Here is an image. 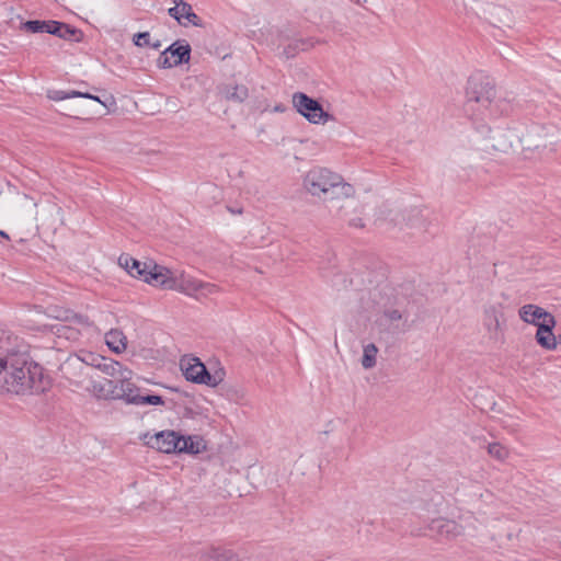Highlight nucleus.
Returning a JSON list of instances; mask_svg holds the SVG:
<instances>
[{
  "label": "nucleus",
  "instance_id": "3",
  "mask_svg": "<svg viewBox=\"0 0 561 561\" xmlns=\"http://www.w3.org/2000/svg\"><path fill=\"white\" fill-rule=\"evenodd\" d=\"M495 85L493 80L483 75L476 73L468 79L466 96L467 110L474 111V105L481 111L483 116H499L508 112V104L501 100H495Z\"/></svg>",
  "mask_w": 561,
  "mask_h": 561
},
{
  "label": "nucleus",
  "instance_id": "34",
  "mask_svg": "<svg viewBox=\"0 0 561 561\" xmlns=\"http://www.w3.org/2000/svg\"><path fill=\"white\" fill-rule=\"evenodd\" d=\"M366 221H368L367 218L355 217V218L350 219L348 225H350V227L362 229V228L366 227Z\"/></svg>",
  "mask_w": 561,
  "mask_h": 561
},
{
  "label": "nucleus",
  "instance_id": "29",
  "mask_svg": "<svg viewBox=\"0 0 561 561\" xmlns=\"http://www.w3.org/2000/svg\"><path fill=\"white\" fill-rule=\"evenodd\" d=\"M47 21L28 20L22 24L23 28L31 33H46Z\"/></svg>",
  "mask_w": 561,
  "mask_h": 561
},
{
  "label": "nucleus",
  "instance_id": "2",
  "mask_svg": "<svg viewBox=\"0 0 561 561\" xmlns=\"http://www.w3.org/2000/svg\"><path fill=\"white\" fill-rule=\"evenodd\" d=\"M305 188L324 202L342 201L355 194L352 184L344 181L342 175L327 168H313L304 179Z\"/></svg>",
  "mask_w": 561,
  "mask_h": 561
},
{
  "label": "nucleus",
  "instance_id": "13",
  "mask_svg": "<svg viewBox=\"0 0 561 561\" xmlns=\"http://www.w3.org/2000/svg\"><path fill=\"white\" fill-rule=\"evenodd\" d=\"M556 325L557 320L554 317H551L546 321H541V323L537 325L535 340L540 347L547 351H553L557 348V336L553 333Z\"/></svg>",
  "mask_w": 561,
  "mask_h": 561
},
{
  "label": "nucleus",
  "instance_id": "39",
  "mask_svg": "<svg viewBox=\"0 0 561 561\" xmlns=\"http://www.w3.org/2000/svg\"><path fill=\"white\" fill-rule=\"evenodd\" d=\"M73 319L77 323H80V324H83V325H89V318L87 316H83V314H75L73 316Z\"/></svg>",
  "mask_w": 561,
  "mask_h": 561
},
{
  "label": "nucleus",
  "instance_id": "14",
  "mask_svg": "<svg viewBox=\"0 0 561 561\" xmlns=\"http://www.w3.org/2000/svg\"><path fill=\"white\" fill-rule=\"evenodd\" d=\"M518 314L524 322L535 327L539 325L541 321H546L547 319L553 317V314H551L542 307L533 304H527L520 307Z\"/></svg>",
  "mask_w": 561,
  "mask_h": 561
},
{
  "label": "nucleus",
  "instance_id": "35",
  "mask_svg": "<svg viewBox=\"0 0 561 561\" xmlns=\"http://www.w3.org/2000/svg\"><path fill=\"white\" fill-rule=\"evenodd\" d=\"M211 376L215 377V383H210L207 386L215 388L224 380L225 371L222 368H220V369L216 370L214 374H211Z\"/></svg>",
  "mask_w": 561,
  "mask_h": 561
},
{
  "label": "nucleus",
  "instance_id": "32",
  "mask_svg": "<svg viewBox=\"0 0 561 561\" xmlns=\"http://www.w3.org/2000/svg\"><path fill=\"white\" fill-rule=\"evenodd\" d=\"M47 27L45 28L46 33L55 35L60 38L61 30H62V22L59 21H47L46 23Z\"/></svg>",
  "mask_w": 561,
  "mask_h": 561
},
{
  "label": "nucleus",
  "instance_id": "19",
  "mask_svg": "<svg viewBox=\"0 0 561 561\" xmlns=\"http://www.w3.org/2000/svg\"><path fill=\"white\" fill-rule=\"evenodd\" d=\"M92 366L100 369L102 373L117 379V381H119L122 373H127L129 370L119 362L107 359L105 357L94 358Z\"/></svg>",
  "mask_w": 561,
  "mask_h": 561
},
{
  "label": "nucleus",
  "instance_id": "36",
  "mask_svg": "<svg viewBox=\"0 0 561 561\" xmlns=\"http://www.w3.org/2000/svg\"><path fill=\"white\" fill-rule=\"evenodd\" d=\"M81 94L83 95H87V96H82L83 99H89V100H93L95 102H99L100 104H102L104 107H106V102L102 101L98 95H94L92 93H89V92H83L81 91Z\"/></svg>",
  "mask_w": 561,
  "mask_h": 561
},
{
  "label": "nucleus",
  "instance_id": "12",
  "mask_svg": "<svg viewBox=\"0 0 561 561\" xmlns=\"http://www.w3.org/2000/svg\"><path fill=\"white\" fill-rule=\"evenodd\" d=\"M174 7L168 10L171 18L178 21L179 24L186 26L192 24L194 26H202L201 18L193 11L190 3L184 0H172Z\"/></svg>",
  "mask_w": 561,
  "mask_h": 561
},
{
  "label": "nucleus",
  "instance_id": "5",
  "mask_svg": "<svg viewBox=\"0 0 561 561\" xmlns=\"http://www.w3.org/2000/svg\"><path fill=\"white\" fill-rule=\"evenodd\" d=\"M381 215L374 220V225L385 227L387 230L403 229L404 226L410 229H420L424 224L421 213H381Z\"/></svg>",
  "mask_w": 561,
  "mask_h": 561
},
{
  "label": "nucleus",
  "instance_id": "8",
  "mask_svg": "<svg viewBox=\"0 0 561 561\" xmlns=\"http://www.w3.org/2000/svg\"><path fill=\"white\" fill-rule=\"evenodd\" d=\"M145 445L164 454H178L180 449L181 433L173 430L160 431L153 435L149 433L140 437Z\"/></svg>",
  "mask_w": 561,
  "mask_h": 561
},
{
  "label": "nucleus",
  "instance_id": "37",
  "mask_svg": "<svg viewBox=\"0 0 561 561\" xmlns=\"http://www.w3.org/2000/svg\"><path fill=\"white\" fill-rule=\"evenodd\" d=\"M81 94L83 95H87V96H82L83 99H89V100H93L95 102H99L100 104H102L104 107H106V102L102 101L98 95H94L92 93H89V92H83L81 91Z\"/></svg>",
  "mask_w": 561,
  "mask_h": 561
},
{
  "label": "nucleus",
  "instance_id": "44",
  "mask_svg": "<svg viewBox=\"0 0 561 561\" xmlns=\"http://www.w3.org/2000/svg\"><path fill=\"white\" fill-rule=\"evenodd\" d=\"M227 210L232 211V210H234V209H233V208H231V207H228V208H227ZM238 210H242V209H241V208H239Z\"/></svg>",
  "mask_w": 561,
  "mask_h": 561
},
{
  "label": "nucleus",
  "instance_id": "9",
  "mask_svg": "<svg viewBox=\"0 0 561 561\" xmlns=\"http://www.w3.org/2000/svg\"><path fill=\"white\" fill-rule=\"evenodd\" d=\"M191 46L183 42H174L165 48L158 58V66L161 68H172L186 64L191 58Z\"/></svg>",
  "mask_w": 561,
  "mask_h": 561
},
{
  "label": "nucleus",
  "instance_id": "42",
  "mask_svg": "<svg viewBox=\"0 0 561 561\" xmlns=\"http://www.w3.org/2000/svg\"><path fill=\"white\" fill-rule=\"evenodd\" d=\"M0 237L5 239V240H10L9 234L4 230H0Z\"/></svg>",
  "mask_w": 561,
  "mask_h": 561
},
{
  "label": "nucleus",
  "instance_id": "15",
  "mask_svg": "<svg viewBox=\"0 0 561 561\" xmlns=\"http://www.w3.org/2000/svg\"><path fill=\"white\" fill-rule=\"evenodd\" d=\"M198 561H241V559L231 549L209 547L201 552Z\"/></svg>",
  "mask_w": 561,
  "mask_h": 561
},
{
  "label": "nucleus",
  "instance_id": "28",
  "mask_svg": "<svg viewBox=\"0 0 561 561\" xmlns=\"http://www.w3.org/2000/svg\"><path fill=\"white\" fill-rule=\"evenodd\" d=\"M382 316L390 322L400 321L404 319V322H407V317L403 312H401L398 309H386L382 313ZM410 329V325L403 323V328L401 329L402 332H405Z\"/></svg>",
  "mask_w": 561,
  "mask_h": 561
},
{
  "label": "nucleus",
  "instance_id": "17",
  "mask_svg": "<svg viewBox=\"0 0 561 561\" xmlns=\"http://www.w3.org/2000/svg\"><path fill=\"white\" fill-rule=\"evenodd\" d=\"M178 454L198 455L206 450V442L199 435L181 434Z\"/></svg>",
  "mask_w": 561,
  "mask_h": 561
},
{
  "label": "nucleus",
  "instance_id": "30",
  "mask_svg": "<svg viewBox=\"0 0 561 561\" xmlns=\"http://www.w3.org/2000/svg\"><path fill=\"white\" fill-rule=\"evenodd\" d=\"M309 47V43L307 41H298L295 44H289L287 47L284 48V54L287 58L294 57L297 51L305 50Z\"/></svg>",
  "mask_w": 561,
  "mask_h": 561
},
{
  "label": "nucleus",
  "instance_id": "25",
  "mask_svg": "<svg viewBox=\"0 0 561 561\" xmlns=\"http://www.w3.org/2000/svg\"><path fill=\"white\" fill-rule=\"evenodd\" d=\"M77 96H84L81 94V91L79 90H48L47 91V98L53 101H62L67 99H72Z\"/></svg>",
  "mask_w": 561,
  "mask_h": 561
},
{
  "label": "nucleus",
  "instance_id": "21",
  "mask_svg": "<svg viewBox=\"0 0 561 561\" xmlns=\"http://www.w3.org/2000/svg\"><path fill=\"white\" fill-rule=\"evenodd\" d=\"M126 263H130L129 275L139 279L145 278V273L148 270L149 262H140L130 255L124 256Z\"/></svg>",
  "mask_w": 561,
  "mask_h": 561
},
{
  "label": "nucleus",
  "instance_id": "41",
  "mask_svg": "<svg viewBox=\"0 0 561 561\" xmlns=\"http://www.w3.org/2000/svg\"><path fill=\"white\" fill-rule=\"evenodd\" d=\"M149 46H151L153 49H159L161 46V43H160V41H157L154 43H150Z\"/></svg>",
  "mask_w": 561,
  "mask_h": 561
},
{
  "label": "nucleus",
  "instance_id": "24",
  "mask_svg": "<svg viewBox=\"0 0 561 561\" xmlns=\"http://www.w3.org/2000/svg\"><path fill=\"white\" fill-rule=\"evenodd\" d=\"M134 400V405H163L164 399L162 396L153 394V393H146L142 394V397H134L131 398Z\"/></svg>",
  "mask_w": 561,
  "mask_h": 561
},
{
  "label": "nucleus",
  "instance_id": "10",
  "mask_svg": "<svg viewBox=\"0 0 561 561\" xmlns=\"http://www.w3.org/2000/svg\"><path fill=\"white\" fill-rule=\"evenodd\" d=\"M431 536L438 540H453L463 534V526L453 519L432 518L427 524Z\"/></svg>",
  "mask_w": 561,
  "mask_h": 561
},
{
  "label": "nucleus",
  "instance_id": "11",
  "mask_svg": "<svg viewBox=\"0 0 561 561\" xmlns=\"http://www.w3.org/2000/svg\"><path fill=\"white\" fill-rule=\"evenodd\" d=\"M145 275L144 282L152 286H160L163 289H170V287H172L171 283L174 284L172 271L153 261H149L148 270Z\"/></svg>",
  "mask_w": 561,
  "mask_h": 561
},
{
  "label": "nucleus",
  "instance_id": "31",
  "mask_svg": "<svg viewBox=\"0 0 561 561\" xmlns=\"http://www.w3.org/2000/svg\"><path fill=\"white\" fill-rule=\"evenodd\" d=\"M133 43L137 47H145L150 45V33L139 32L133 36Z\"/></svg>",
  "mask_w": 561,
  "mask_h": 561
},
{
  "label": "nucleus",
  "instance_id": "16",
  "mask_svg": "<svg viewBox=\"0 0 561 561\" xmlns=\"http://www.w3.org/2000/svg\"><path fill=\"white\" fill-rule=\"evenodd\" d=\"M93 390L99 398L105 400H119L121 383L117 379L104 378L103 381L93 382Z\"/></svg>",
  "mask_w": 561,
  "mask_h": 561
},
{
  "label": "nucleus",
  "instance_id": "27",
  "mask_svg": "<svg viewBox=\"0 0 561 561\" xmlns=\"http://www.w3.org/2000/svg\"><path fill=\"white\" fill-rule=\"evenodd\" d=\"M488 453L491 457L497 460H504L508 456V450L506 447L501 445L500 443H491L488 446Z\"/></svg>",
  "mask_w": 561,
  "mask_h": 561
},
{
  "label": "nucleus",
  "instance_id": "26",
  "mask_svg": "<svg viewBox=\"0 0 561 561\" xmlns=\"http://www.w3.org/2000/svg\"><path fill=\"white\" fill-rule=\"evenodd\" d=\"M82 37L83 33L79 28L62 22L60 38L67 41L81 42Z\"/></svg>",
  "mask_w": 561,
  "mask_h": 561
},
{
  "label": "nucleus",
  "instance_id": "6",
  "mask_svg": "<svg viewBox=\"0 0 561 561\" xmlns=\"http://www.w3.org/2000/svg\"><path fill=\"white\" fill-rule=\"evenodd\" d=\"M171 284V290H178L195 298L201 296L206 297L208 295L216 294L219 290L217 285L198 280L184 273L180 276H174V284Z\"/></svg>",
  "mask_w": 561,
  "mask_h": 561
},
{
  "label": "nucleus",
  "instance_id": "33",
  "mask_svg": "<svg viewBox=\"0 0 561 561\" xmlns=\"http://www.w3.org/2000/svg\"><path fill=\"white\" fill-rule=\"evenodd\" d=\"M47 27L45 28L46 33L55 35L60 38L61 30H62V22L59 21H47L46 23Z\"/></svg>",
  "mask_w": 561,
  "mask_h": 561
},
{
  "label": "nucleus",
  "instance_id": "22",
  "mask_svg": "<svg viewBox=\"0 0 561 561\" xmlns=\"http://www.w3.org/2000/svg\"><path fill=\"white\" fill-rule=\"evenodd\" d=\"M227 100L242 103L249 95V90L245 85H228L225 89Z\"/></svg>",
  "mask_w": 561,
  "mask_h": 561
},
{
  "label": "nucleus",
  "instance_id": "20",
  "mask_svg": "<svg viewBox=\"0 0 561 561\" xmlns=\"http://www.w3.org/2000/svg\"><path fill=\"white\" fill-rule=\"evenodd\" d=\"M105 343L114 353H121L126 348V336L121 330L112 329L105 334Z\"/></svg>",
  "mask_w": 561,
  "mask_h": 561
},
{
  "label": "nucleus",
  "instance_id": "40",
  "mask_svg": "<svg viewBox=\"0 0 561 561\" xmlns=\"http://www.w3.org/2000/svg\"><path fill=\"white\" fill-rule=\"evenodd\" d=\"M477 130L481 135L486 136L490 133V127L488 125H481V126H477Z\"/></svg>",
  "mask_w": 561,
  "mask_h": 561
},
{
  "label": "nucleus",
  "instance_id": "43",
  "mask_svg": "<svg viewBox=\"0 0 561 561\" xmlns=\"http://www.w3.org/2000/svg\"><path fill=\"white\" fill-rule=\"evenodd\" d=\"M560 343L561 344V333L557 336V344Z\"/></svg>",
  "mask_w": 561,
  "mask_h": 561
},
{
  "label": "nucleus",
  "instance_id": "7",
  "mask_svg": "<svg viewBox=\"0 0 561 561\" xmlns=\"http://www.w3.org/2000/svg\"><path fill=\"white\" fill-rule=\"evenodd\" d=\"M180 368L187 381L197 385L215 383V377L198 357L184 355L180 360Z\"/></svg>",
  "mask_w": 561,
  "mask_h": 561
},
{
  "label": "nucleus",
  "instance_id": "23",
  "mask_svg": "<svg viewBox=\"0 0 561 561\" xmlns=\"http://www.w3.org/2000/svg\"><path fill=\"white\" fill-rule=\"evenodd\" d=\"M378 347L374 343H369L364 346L362 356V366L365 369H370L376 366V356Z\"/></svg>",
  "mask_w": 561,
  "mask_h": 561
},
{
  "label": "nucleus",
  "instance_id": "4",
  "mask_svg": "<svg viewBox=\"0 0 561 561\" xmlns=\"http://www.w3.org/2000/svg\"><path fill=\"white\" fill-rule=\"evenodd\" d=\"M293 104L297 112L312 124L327 123L333 118L316 99L308 96L304 92L294 93Z\"/></svg>",
  "mask_w": 561,
  "mask_h": 561
},
{
  "label": "nucleus",
  "instance_id": "38",
  "mask_svg": "<svg viewBox=\"0 0 561 561\" xmlns=\"http://www.w3.org/2000/svg\"><path fill=\"white\" fill-rule=\"evenodd\" d=\"M126 255L127 254H125V253L121 254V256L118 257V264L129 274L130 263H126V261L124 260V256H126Z\"/></svg>",
  "mask_w": 561,
  "mask_h": 561
},
{
  "label": "nucleus",
  "instance_id": "18",
  "mask_svg": "<svg viewBox=\"0 0 561 561\" xmlns=\"http://www.w3.org/2000/svg\"><path fill=\"white\" fill-rule=\"evenodd\" d=\"M130 378L131 370H128L127 373H122L118 381L121 383L119 400H123L127 404H134V400H131V398L142 397V394H140V388L131 382Z\"/></svg>",
  "mask_w": 561,
  "mask_h": 561
},
{
  "label": "nucleus",
  "instance_id": "1",
  "mask_svg": "<svg viewBox=\"0 0 561 561\" xmlns=\"http://www.w3.org/2000/svg\"><path fill=\"white\" fill-rule=\"evenodd\" d=\"M24 347L18 336L0 330V392L41 393L49 387L44 368L30 360Z\"/></svg>",
  "mask_w": 561,
  "mask_h": 561
}]
</instances>
